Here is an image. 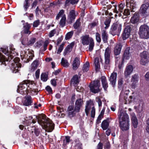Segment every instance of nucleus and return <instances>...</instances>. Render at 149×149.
Wrapping results in <instances>:
<instances>
[{
	"mask_svg": "<svg viewBox=\"0 0 149 149\" xmlns=\"http://www.w3.org/2000/svg\"><path fill=\"white\" fill-rule=\"evenodd\" d=\"M129 122H120L121 129L123 131L127 130L129 129Z\"/></svg>",
	"mask_w": 149,
	"mask_h": 149,
	"instance_id": "obj_18",
	"label": "nucleus"
},
{
	"mask_svg": "<svg viewBox=\"0 0 149 149\" xmlns=\"http://www.w3.org/2000/svg\"><path fill=\"white\" fill-rule=\"evenodd\" d=\"M95 109L94 106L92 107V110L91 111V116L94 118L95 116Z\"/></svg>",
	"mask_w": 149,
	"mask_h": 149,
	"instance_id": "obj_56",
	"label": "nucleus"
},
{
	"mask_svg": "<svg viewBox=\"0 0 149 149\" xmlns=\"http://www.w3.org/2000/svg\"><path fill=\"white\" fill-rule=\"evenodd\" d=\"M111 52V49L110 47H108L106 49L104 52V68L105 69L108 70L109 68Z\"/></svg>",
	"mask_w": 149,
	"mask_h": 149,
	"instance_id": "obj_4",
	"label": "nucleus"
},
{
	"mask_svg": "<svg viewBox=\"0 0 149 149\" xmlns=\"http://www.w3.org/2000/svg\"><path fill=\"white\" fill-rule=\"evenodd\" d=\"M61 63L62 66L65 68H67L69 65L68 61L67 60L64 59L63 58L61 59Z\"/></svg>",
	"mask_w": 149,
	"mask_h": 149,
	"instance_id": "obj_34",
	"label": "nucleus"
},
{
	"mask_svg": "<svg viewBox=\"0 0 149 149\" xmlns=\"http://www.w3.org/2000/svg\"><path fill=\"white\" fill-rule=\"evenodd\" d=\"M21 41L22 42V43L23 45H26V41L27 40V38L26 37H24L23 35L22 36V37L21 38Z\"/></svg>",
	"mask_w": 149,
	"mask_h": 149,
	"instance_id": "obj_44",
	"label": "nucleus"
},
{
	"mask_svg": "<svg viewBox=\"0 0 149 149\" xmlns=\"http://www.w3.org/2000/svg\"><path fill=\"white\" fill-rule=\"evenodd\" d=\"M102 37V40L104 43L107 42L108 35L106 30L104 29L101 31Z\"/></svg>",
	"mask_w": 149,
	"mask_h": 149,
	"instance_id": "obj_23",
	"label": "nucleus"
},
{
	"mask_svg": "<svg viewBox=\"0 0 149 149\" xmlns=\"http://www.w3.org/2000/svg\"><path fill=\"white\" fill-rule=\"evenodd\" d=\"M56 31L55 29H54L50 31L49 33V36L50 38H51L53 36L54 34L56 33Z\"/></svg>",
	"mask_w": 149,
	"mask_h": 149,
	"instance_id": "obj_53",
	"label": "nucleus"
},
{
	"mask_svg": "<svg viewBox=\"0 0 149 149\" xmlns=\"http://www.w3.org/2000/svg\"><path fill=\"white\" fill-rule=\"evenodd\" d=\"M139 21V17L138 14L135 13L131 17L130 22L134 24H136Z\"/></svg>",
	"mask_w": 149,
	"mask_h": 149,
	"instance_id": "obj_25",
	"label": "nucleus"
},
{
	"mask_svg": "<svg viewBox=\"0 0 149 149\" xmlns=\"http://www.w3.org/2000/svg\"><path fill=\"white\" fill-rule=\"evenodd\" d=\"M123 78H121L119 79L118 81V84L119 88L122 87V85L123 84Z\"/></svg>",
	"mask_w": 149,
	"mask_h": 149,
	"instance_id": "obj_52",
	"label": "nucleus"
},
{
	"mask_svg": "<svg viewBox=\"0 0 149 149\" xmlns=\"http://www.w3.org/2000/svg\"><path fill=\"white\" fill-rule=\"evenodd\" d=\"M117 76V74L116 72H113L112 73L109 79L110 83L113 87L115 85Z\"/></svg>",
	"mask_w": 149,
	"mask_h": 149,
	"instance_id": "obj_15",
	"label": "nucleus"
},
{
	"mask_svg": "<svg viewBox=\"0 0 149 149\" xmlns=\"http://www.w3.org/2000/svg\"><path fill=\"white\" fill-rule=\"evenodd\" d=\"M140 37L142 38L147 39L149 37V27L147 25L143 24L139 28L138 32Z\"/></svg>",
	"mask_w": 149,
	"mask_h": 149,
	"instance_id": "obj_3",
	"label": "nucleus"
},
{
	"mask_svg": "<svg viewBox=\"0 0 149 149\" xmlns=\"http://www.w3.org/2000/svg\"><path fill=\"white\" fill-rule=\"evenodd\" d=\"M70 141V137L69 136H66L65 139L63 140V146L65 147V146L68 144Z\"/></svg>",
	"mask_w": 149,
	"mask_h": 149,
	"instance_id": "obj_38",
	"label": "nucleus"
},
{
	"mask_svg": "<svg viewBox=\"0 0 149 149\" xmlns=\"http://www.w3.org/2000/svg\"><path fill=\"white\" fill-rule=\"evenodd\" d=\"M131 118L132 121H137V118L134 113H131Z\"/></svg>",
	"mask_w": 149,
	"mask_h": 149,
	"instance_id": "obj_47",
	"label": "nucleus"
},
{
	"mask_svg": "<svg viewBox=\"0 0 149 149\" xmlns=\"http://www.w3.org/2000/svg\"><path fill=\"white\" fill-rule=\"evenodd\" d=\"M29 82L28 80H25L20 83L18 86V88L17 89L18 92H19L21 90H24L23 91H28L30 90L28 88H29Z\"/></svg>",
	"mask_w": 149,
	"mask_h": 149,
	"instance_id": "obj_11",
	"label": "nucleus"
},
{
	"mask_svg": "<svg viewBox=\"0 0 149 149\" xmlns=\"http://www.w3.org/2000/svg\"><path fill=\"white\" fill-rule=\"evenodd\" d=\"M103 144L101 142H100L97 146V148L96 149H102Z\"/></svg>",
	"mask_w": 149,
	"mask_h": 149,
	"instance_id": "obj_64",
	"label": "nucleus"
},
{
	"mask_svg": "<svg viewBox=\"0 0 149 149\" xmlns=\"http://www.w3.org/2000/svg\"><path fill=\"white\" fill-rule=\"evenodd\" d=\"M36 38H31L26 43L27 45H32L36 41Z\"/></svg>",
	"mask_w": 149,
	"mask_h": 149,
	"instance_id": "obj_48",
	"label": "nucleus"
},
{
	"mask_svg": "<svg viewBox=\"0 0 149 149\" xmlns=\"http://www.w3.org/2000/svg\"><path fill=\"white\" fill-rule=\"evenodd\" d=\"M49 43L48 41L47 40H46L44 42L43 46H44V51H45L46 50L47 47Z\"/></svg>",
	"mask_w": 149,
	"mask_h": 149,
	"instance_id": "obj_58",
	"label": "nucleus"
},
{
	"mask_svg": "<svg viewBox=\"0 0 149 149\" xmlns=\"http://www.w3.org/2000/svg\"><path fill=\"white\" fill-rule=\"evenodd\" d=\"M63 44H61L60 46L58 49L57 50V54H59L61 52L63 48Z\"/></svg>",
	"mask_w": 149,
	"mask_h": 149,
	"instance_id": "obj_54",
	"label": "nucleus"
},
{
	"mask_svg": "<svg viewBox=\"0 0 149 149\" xmlns=\"http://www.w3.org/2000/svg\"><path fill=\"white\" fill-rule=\"evenodd\" d=\"M110 23V21L109 19L106 20L104 22V24L105 25V26L104 27V29H106L109 26Z\"/></svg>",
	"mask_w": 149,
	"mask_h": 149,
	"instance_id": "obj_51",
	"label": "nucleus"
},
{
	"mask_svg": "<svg viewBox=\"0 0 149 149\" xmlns=\"http://www.w3.org/2000/svg\"><path fill=\"white\" fill-rule=\"evenodd\" d=\"M48 76L46 73H42L41 75V79L44 81H46L47 79Z\"/></svg>",
	"mask_w": 149,
	"mask_h": 149,
	"instance_id": "obj_43",
	"label": "nucleus"
},
{
	"mask_svg": "<svg viewBox=\"0 0 149 149\" xmlns=\"http://www.w3.org/2000/svg\"><path fill=\"white\" fill-rule=\"evenodd\" d=\"M96 70L98 71L100 69V65L99 63V59L98 58H95L94 60Z\"/></svg>",
	"mask_w": 149,
	"mask_h": 149,
	"instance_id": "obj_31",
	"label": "nucleus"
},
{
	"mask_svg": "<svg viewBox=\"0 0 149 149\" xmlns=\"http://www.w3.org/2000/svg\"><path fill=\"white\" fill-rule=\"evenodd\" d=\"M42 128L48 132H52L54 128V124L53 122H38Z\"/></svg>",
	"mask_w": 149,
	"mask_h": 149,
	"instance_id": "obj_6",
	"label": "nucleus"
},
{
	"mask_svg": "<svg viewBox=\"0 0 149 149\" xmlns=\"http://www.w3.org/2000/svg\"><path fill=\"white\" fill-rule=\"evenodd\" d=\"M122 24L118 22L113 24L111 26L110 33L113 36L118 35L122 29Z\"/></svg>",
	"mask_w": 149,
	"mask_h": 149,
	"instance_id": "obj_5",
	"label": "nucleus"
},
{
	"mask_svg": "<svg viewBox=\"0 0 149 149\" xmlns=\"http://www.w3.org/2000/svg\"><path fill=\"white\" fill-rule=\"evenodd\" d=\"M93 104L92 102L89 101L87 102L86 105V108L85 109V111L87 115L89 113L90 109L91 108V106H93Z\"/></svg>",
	"mask_w": 149,
	"mask_h": 149,
	"instance_id": "obj_28",
	"label": "nucleus"
},
{
	"mask_svg": "<svg viewBox=\"0 0 149 149\" xmlns=\"http://www.w3.org/2000/svg\"><path fill=\"white\" fill-rule=\"evenodd\" d=\"M24 33L25 34H29L31 33V32L29 30L30 28V24L27 23H26L24 26Z\"/></svg>",
	"mask_w": 149,
	"mask_h": 149,
	"instance_id": "obj_30",
	"label": "nucleus"
},
{
	"mask_svg": "<svg viewBox=\"0 0 149 149\" xmlns=\"http://www.w3.org/2000/svg\"><path fill=\"white\" fill-rule=\"evenodd\" d=\"M123 14L125 16L130 15V12L129 10L128 9H125Z\"/></svg>",
	"mask_w": 149,
	"mask_h": 149,
	"instance_id": "obj_59",
	"label": "nucleus"
},
{
	"mask_svg": "<svg viewBox=\"0 0 149 149\" xmlns=\"http://www.w3.org/2000/svg\"><path fill=\"white\" fill-rule=\"evenodd\" d=\"M100 86V81L97 80L92 82L89 85V87L91 91L95 93L100 91L101 90L99 88Z\"/></svg>",
	"mask_w": 149,
	"mask_h": 149,
	"instance_id": "obj_7",
	"label": "nucleus"
},
{
	"mask_svg": "<svg viewBox=\"0 0 149 149\" xmlns=\"http://www.w3.org/2000/svg\"><path fill=\"white\" fill-rule=\"evenodd\" d=\"M74 45V42H72L68 45L64 50V55L71 52L72 49Z\"/></svg>",
	"mask_w": 149,
	"mask_h": 149,
	"instance_id": "obj_22",
	"label": "nucleus"
},
{
	"mask_svg": "<svg viewBox=\"0 0 149 149\" xmlns=\"http://www.w3.org/2000/svg\"><path fill=\"white\" fill-rule=\"evenodd\" d=\"M136 25L135 24L133 26L132 25L127 26L125 28L123 34L122 38L123 40L127 39L129 37L130 32L132 29H134L136 28Z\"/></svg>",
	"mask_w": 149,
	"mask_h": 149,
	"instance_id": "obj_9",
	"label": "nucleus"
},
{
	"mask_svg": "<svg viewBox=\"0 0 149 149\" xmlns=\"http://www.w3.org/2000/svg\"><path fill=\"white\" fill-rule=\"evenodd\" d=\"M36 118L38 121H49V119L47 118L45 114L43 113L37 116Z\"/></svg>",
	"mask_w": 149,
	"mask_h": 149,
	"instance_id": "obj_21",
	"label": "nucleus"
},
{
	"mask_svg": "<svg viewBox=\"0 0 149 149\" xmlns=\"http://www.w3.org/2000/svg\"><path fill=\"white\" fill-rule=\"evenodd\" d=\"M82 43L84 45H88L89 44L88 50L91 52L93 49L94 43L93 39L90 37L89 35H85L81 38Z\"/></svg>",
	"mask_w": 149,
	"mask_h": 149,
	"instance_id": "obj_2",
	"label": "nucleus"
},
{
	"mask_svg": "<svg viewBox=\"0 0 149 149\" xmlns=\"http://www.w3.org/2000/svg\"><path fill=\"white\" fill-rule=\"evenodd\" d=\"M83 101L81 99H78L75 103V107L74 109V107L72 106H69L68 109V116L71 117L74 116L77 112H79L83 104Z\"/></svg>",
	"mask_w": 149,
	"mask_h": 149,
	"instance_id": "obj_1",
	"label": "nucleus"
},
{
	"mask_svg": "<svg viewBox=\"0 0 149 149\" xmlns=\"http://www.w3.org/2000/svg\"><path fill=\"white\" fill-rule=\"evenodd\" d=\"M40 22L39 20H37L34 21L33 24V26L34 27H37L39 25Z\"/></svg>",
	"mask_w": 149,
	"mask_h": 149,
	"instance_id": "obj_60",
	"label": "nucleus"
},
{
	"mask_svg": "<svg viewBox=\"0 0 149 149\" xmlns=\"http://www.w3.org/2000/svg\"><path fill=\"white\" fill-rule=\"evenodd\" d=\"M139 76L138 75L135 74L132 76V77L131 79L132 82L131 86L132 88H134L137 85L138 81Z\"/></svg>",
	"mask_w": 149,
	"mask_h": 149,
	"instance_id": "obj_14",
	"label": "nucleus"
},
{
	"mask_svg": "<svg viewBox=\"0 0 149 149\" xmlns=\"http://www.w3.org/2000/svg\"><path fill=\"white\" fill-rule=\"evenodd\" d=\"M118 118L119 120H122V121H128L129 120L128 116L125 113L120 112L118 115Z\"/></svg>",
	"mask_w": 149,
	"mask_h": 149,
	"instance_id": "obj_16",
	"label": "nucleus"
},
{
	"mask_svg": "<svg viewBox=\"0 0 149 149\" xmlns=\"http://www.w3.org/2000/svg\"><path fill=\"white\" fill-rule=\"evenodd\" d=\"M80 64V58H75L72 63V68L74 70H76L79 67Z\"/></svg>",
	"mask_w": 149,
	"mask_h": 149,
	"instance_id": "obj_17",
	"label": "nucleus"
},
{
	"mask_svg": "<svg viewBox=\"0 0 149 149\" xmlns=\"http://www.w3.org/2000/svg\"><path fill=\"white\" fill-rule=\"evenodd\" d=\"M81 25L79 19H77L74 24L73 26L75 29H77Z\"/></svg>",
	"mask_w": 149,
	"mask_h": 149,
	"instance_id": "obj_46",
	"label": "nucleus"
},
{
	"mask_svg": "<svg viewBox=\"0 0 149 149\" xmlns=\"http://www.w3.org/2000/svg\"><path fill=\"white\" fill-rule=\"evenodd\" d=\"M96 100L97 102L98 103V106L100 107L102 106V102L100 99L99 97H97L96 98Z\"/></svg>",
	"mask_w": 149,
	"mask_h": 149,
	"instance_id": "obj_61",
	"label": "nucleus"
},
{
	"mask_svg": "<svg viewBox=\"0 0 149 149\" xmlns=\"http://www.w3.org/2000/svg\"><path fill=\"white\" fill-rule=\"evenodd\" d=\"M29 0H25L24 2L23 7L25 11H26L29 6L30 4L28 2Z\"/></svg>",
	"mask_w": 149,
	"mask_h": 149,
	"instance_id": "obj_42",
	"label": "nucleus"
},
{
	"mask_svg": "<svg viewBox=\"0 0 149 149\" xmlns=\"http://www.w3.org/2000/svg\"><path fill=\"white\" fill-rule=\"evenodd\" d=\"M76 16L75 10L74 9L70 10L69 13L67 18L68 23H72V22L75 19Z\"/></svg>",
	"mask_w": 149,
	"mask_h": 149,
	"instance_id": "obj_12",
	"label": "nucleus"
},
{
	"mask_svg": "<svg viewBox=\"0 0 149 149\" xmlns=\"http://www.w3.org/2000/svg\"><path fill=\"white\" fill-rule=\"evenodd\" d=\"M96 39L97 42H100L101 41V38L100 34L97 33H96Z\"/></svg>",
	"mask_w": 149,
	"mask_h": 149,
	"instance_id": "obj_49",
	"label": "nucleus"
},
{
	"mask_svg": "<svg viewBox=\"0 0 149 149\" xmlns=\"http://www.w3.org/2000/svg\"><path fill=\"white\" fill-rule=\"evenodd\" d=\"M101 81L102 86L105 90H106L108 87V84L107 82L106 77L104 76H102L101 78Z\"/></svg>",
	"mask_w": 149,
	"mask_h": 149,
	"instance_id": "obj_26",
	"label": "nucleus"
},
{
	"mask_svg": "<svg viewBox=\"0 0 149 149\" xmlns=\"http://www.w3.org/2000/svg\"><path fill=\"white\" fill-rule=\"evenodd\" d=\"M79 1V0H66L65 6H68L70 4H71L72 5L77 4Z\"/></svg>",
	"mask_w": 149,
	"mask_h": 149,
	"instance_id": "obj_32",
	"label": "nucleus"
},
{
	"mask_svg": "<svg viewBox=\"0 0 149 149\" xmlns=\"http://www.w3.org/2000/svg\"><path fill=\"white\" fill-rule=\"evenodd\" d=\"M38 61L37 60L34 61L31 64V70L33 71L37 68L38 65Z\"/></svg>",
	"mask_w": 149,
	"mask_h": 149,
	"instance_id": "obj_35",
	"label": "nucleus"
},
{
	"mask_svg": "<svg viewBox=\"0 0 149 149\" xmlns=\"http://www.w3.org/2000/svg\"><path fill=\"white\" fill-rule=\"evenodd\" d=\"M149 7V4L148 3L142 5L140 9L141 12L143 14L146 13Z\"/></svg>",
	"mask_w": 149,
	"mask_h": 149,
	"instance_id": "obj_24",
	"label": "nucleus"
},
{
	"mask_svg": "<svg viewBox=\"0 0 149 149\" xmlns=\"http://www.w3.org/2000/svg\"><path fill=\"white\" fill-rule=\"evenodd\" d=\"M66 19L65 15H64L61 18L59 23L61 27H63L65 26Z\"/></svg>",
	"mask_w": 149,
	"mask_h": 149,
	"instance_id": "obj_33",
	"label": "nucleus"
},
{
	"mask_svg": "<svg viewBox=\"0 0 149 149\" xmlns=\"http://www.w3.org/2000/svg\"><path fill=\"white\" fill-rule=\"evenodd\" d=\"M130 47L127 48L125 50L123 56V59H127L129 58V55L131 53L130 52Z\"/></svg>",
	"mask_w": 149,
	"mask_h": 149,
	"instance_id": "obj_27",
	"label": "nucleus"
},
{
	"mask_svg": "<svg viewBox=\"0 0 149 149\" xmlns=\"http://www.w3.org/2000/svg\"><path fill=\"white\" fill-rule=\"evenodd\" d=\"M105 111V108H104L102 110L100 114L98 116L97 121H100L103 118Z\"/></svg>",
	"mask_w": 149,
	"mask_h": 149,
	"instance_id": "obj_40",
	"label": "nucleus"
},
{
	"mask_svg": "<svg viewBox=\"0 0 149 149\" xmlns=\"http://www.w3.org/2000/svg\"><path fill=\"white\" fill-rule=\"evenodd\" d=\"M124 6V4H123L122 3H121L119 5V10L120 11V12H123V9Z\"/></svg>",
	"mask_w": 149,
	"mask_h": 149,
	"instance_id": "obj_57",
	"label": "nucleus"
},
{
	"mask_svg": "<svg viewBox=\"0 0 149 149\" xmlns=\"http://www.w3.org/2000/svg\"><path fill=\"white\" fill-rule=\"evenodd\" d=\"M71 84L75 85L78 83L79 82L78 76L77 75H74L71 80Z\"/></svg>",
	"mask_w": 149,
	"mask_h": 149,
	"instance_id": "obj_29",
	"label": "nucleus"
},
{
	"mask_svg": "<svg viewBox=\"0 0 149 149\" xmlns=\"http://www.w3.org/2000/svg\"><path fill=\"white\" fill-rule=\"evenodd\" d=\"M73 34V31H71L68 33L65 36V39L68 40L70 38Z\"/></svg>",
	"mask_w": 149,
	"mask_h": 149,
	"instance_id": "obj_41",
	"label": "nucleus"
},
{
	"mask_svg": "<svg viewBox=\"0 0 149 149\" xmlns=\"http://www.w3.org/2000/svg\"><path fill=\"white\" fill-rule=\"evenodd\" d=\"M20 68V67H18V66H16L15 67H13V68L12 69L13 72V73H15L18 72L19 71V69Z\"/></svg>",
	"mask_w": 149,
	"mask_h": 149,
	"instance_id": "obj_55",
	"label": "nucleus"
},
{
	"mask_svg": "<svg viewBox=\"0 0 149 149\" xmlns=\"http://www.w3.org/2000/svg\"><path fill=\"white\" fill-rule=\"evenodd\" d=\"M2 52L3 53L5 54L8 56V59L6 58L5 56L2 55L1 53L0 52V62H1L2 64H4L6 61H10L11 59H12V57L11 56V55H10V56H9V52L8 48H1Z\"/></svg>",
	"mask_w": 149,
	"mask_h": 149,
	"instance_id": "obj_8",
	"label": "nucleus"
},
{
	"mask_svg": "<svg viewBox=\"0 0 149 149\" xmlns=\"http://www.w3.org/2000/svg\"><path fill=\"white\" fill-rule=\"evenodd\" d=\"M82 144L80 142H78L75 146V149H82Z\"/></svg>",
	"mask_w": 149,
	"mask_h": 149,
	"instance_id": "obj_50",
	"label": "nucleus"
},
{
	"mask_svg": "<svg viewBox=\"0 0 149 149\" xmlns=\"http://www.w3.org/2000/svg\"><path fill=\"white\" fill-rule=\"evenodd\" d=\"M122 47V45L120 43L117 44L115 45L114 50V54L115 55H118L120 54Z\"/></svg>",
	"mask_w": 149,
	"mask_h": 149,
	"instance_id": "obj_19",
	"label": "nucleus"
},
{
	"mask_svg": "<svg viewBox=\"0 0 149 149\" xmlns=\"http://www.w3.org/2000/svg\"><path fill=\"white\" fill-rule=\"evenodd\" d=\"M64 10H61L59 12L58 14L57 15L56 17V19H59L60 17H62L64 15H65L64 14Z\"/></svg>",
	"mask_w": 149,
	"mask_h": 149,
	"instance_id": "obj_45",
	"label": "nucleus"
},
{
	"mask_svg": "<svg viewBox=\"0 0 149 149\" xmlns=\"http://www.w3.org/2000/svg\"><path fill=\"white\" fill-rule=\"evenodd\" d=\"M29 88L30 91L31 92V93L33 95H36L37 94V93L38 92L37 91L36 89H32L31 88Z\"/></svg>",
	"mask_w": 149,
	"mask_h": 149,
	"instance_id": "obj_63",
	"label": "nucleus"
},
{
	"mask_svg": "<svg viewBox=\"0 0 149 149\" xmlns=\"http://www.w3.org/2000/svg\"><path fill=\"white\" fill-rule=\"evenodd\" d=\"M89 63L88 62H86L84 65L82 70L84 72H86L89 70Z\"/></svg>",
	"mask_w": 149,
	"mask_h": 149,
	"instance_id": "obj_39",
	"label": "nucleus"
},
{
	"mask_svg": "<svg viewBox=\"0 0 149 149\" xmlns=\"http://www.w3.org/2000/svg\"><path fill=\"white\" fill-rule=\"evenodd\" d=\"M133 70V67L132 65H129L127 66L124 72L125 77L127 78L131 74Z\"/></svg>",
	"mask_w": 149,
	"mask_h": 149,
	"instance_id": "obj_13",
	"label": "nucleus"
},
{
	"mask_svg": "<svg viewBox=\"0 0 149 149\" xmlns=\"http://www.w3.org/2000/svg\"><path fill=\"white\" fill-rule=\"evenodd\" d=\"M109 126L108 122H102L101 124V127L104 130H107Z\"/></svg>",
	"mask_w": 149,
	"mask_h": 149,
	"instance_id": "obj_36",
	"label": "nucleus"
},
{
	"mask_svg": "<svg viewBox=\"0 0 149 149\" xmlns=\"http://www.w3.org/2000/svg\"><path fill=\"white\" fill-rule=\"evenodd\" d=\"M25 100L23 102V105L26 106L31 105L32 102L31 97L29 95L25 97Z\"/></svg>",
	"mask_w": 149,
	"mask_h": 149,
	"instance_id": "obj_20",
	"label": "nucleus"
},
{
	"mask_svg": "<svg viewBox=\"0 0 149 149\" xmlns=\"http://www.w3.org/2000/svg\"><path fill=\"white\" fill-rule=\"evenodd\" d=\"M141 64L143 65L146 64L149 62V54L146 51H143L141 54Z\"/></svg>",
	"mask_w": 149,
	"mask_h": 149,
	"instance_id": "obj_10",
	"label": "nucleus"
},
{
	"mask_svg": "<svg viewBox=\"0 0 149 149\" xmlns=\"http://www.w3.org/2000/svg\"><path fill=\"white\" fill-rule=\"evenodd\" d=\"M13 61L15 64V65H14V66H18V67L21 68L22 65L20 63H19L20 59L18 57H16L13 59Z\"/></svg>",
	"mask_w": 149,
	"mask_h": 149,
	"instance_id": "obj_37",
	"label": "nucleus"
},
{
	"mask_svg": "<svg viewBox=\"0 0 149 149\" xmlns=\"http://www.w3.org/2000/svg\"><path fill=\"white\" fill-rule=\"evenodd\" d=\"M40 72V69H38L36 71V72L35 76L37 79L39 77Z\"/></svg>",
	"mask_w": 149,
	"mask_h": 149,
	"instance_id": "obj_62",
	"label": "nucleus"
}]
</instances>
